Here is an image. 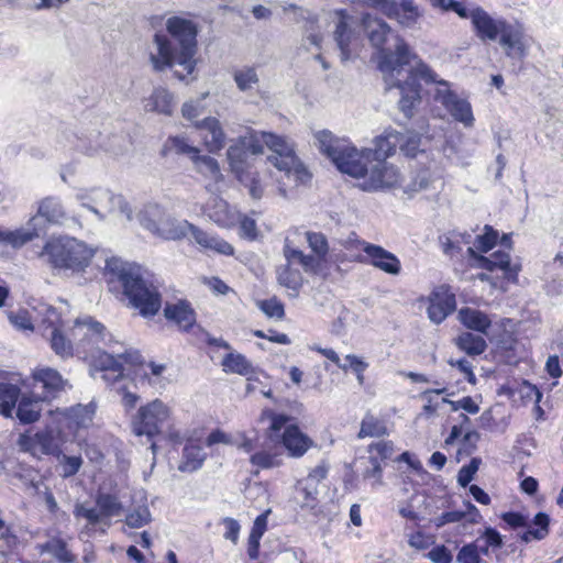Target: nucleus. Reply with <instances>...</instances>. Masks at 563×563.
<instances>
[{
	"label": "nucleus",
	"mask_w": 563,
	"mask_h": 563,
	"mask_svg": "<svg viewBox=\"0 0 563 563\" xmlns=\"http://www.w3.org/2000/svg\"><path fill=\"white\" fill-rule=\"evenodd\" d=\"M362 27L371 44L382 49L379 69L384 74L386 89L399 90V109L410 117L415 102L420 98L419 79L435 80L434 71L421 60L411 64L416 55L384 20L366 13L362 18Z\"/></svg>",
	"instance_id": "1"
},
{
	"label": "nucleus",
	"mask_w": 563,
	"mask_h": 563,
	"mask_svg": "<svg viewBox=\"0 0 563 563\" xmlns=\"http://www.w3.org/2000/svg\"><path fill=\"white\" fill-rule=\"evenodd\" d=\"M165 25L168 35L156 32L147 46L150 65L156 73L169 69L175 78L189 84L198 77V25L183 16H170Z\"/></svg>",
	"instance_id": "2"
},
{
	"label": "nucleus",
	"mask_w": 563,
	"mask_h": 563,
	"mask_svg": "<svg viewBox=\"0 0 563 563\" xmlns=\"http://www.w3.org/2000/svg\"><path fill=\"white\" fill-rule=\"evenodd\" d=\"M93 256L91 246L68 235L51 236L38 253L40 260L53 271L65 274L85 272Z\"/></svg>",
	"instance_id": "3"
},
{
	"label": "nucleus",
	"mask_w": 563,
	"mask_h": 563,
	"mask_svg": "<svg viewBox=\"0 0 563 563\" xmlns=\"http://www.w3.org/2000/svg\"><path fill=\"white\" fill-rule=\"evenodd\" d=\"M314 137L320 152L329 157L340 172L363 179L373 159L371 148L357 151L347 140L339 139L327 130L317 132Z\"/></svg>",
	"instance_id": "4"
},
{
	"label": "nucleus",
	"mask_w": 563,
	"mask_h": 563,
	"mask_svg": "<svg viewBox=\"0 0 563 563\" xmlns=\"http://www.w3.org/2000/svg\"><path fill=\"white\" fill-rule=\"evenodd\" d=\"M262 153L260 131L252 129H247L245 134L240 135L227 152L232 173L243 186L249 188L250 196L256 200L263 197L264 190L257 173L253 170L252 156Z\"/></svg>",
	"instance_id": "5"
},
{
	"label": "nucleus",
	"mask_w": 563,
	"mask_h": 563,
	"mask_svg": "<svg viewBox=\"0 0 563 563\" xmlns=\"http://www.w3.org/2000/svg\"><path fill=\"white\" fill-rule=\"evenodd\" d=\"M261 144H265L272 154L268 161L280 172L285 180H279V192L286 196L287 189L297 187L310 179V174L295 153L294 143L288 139L273 133L260 131Z\"/></svg>",
	"instance_id": "6"
},
{
	"label": "nucleus",
	"mask_w": 563,
	"mask_h": 563,
	"mask_svg": "<svg viewBox=\"0 0 563 563\" xmlns=\"http://www.w3.org/2000/svg\"><path fill=\"white\" fill-rule=\"evenodd\" d=\"M123 294L143 317L155 316L162 307L157 288L144 278L140 266L124 265L119 273Z\"/></svg>",
	"instance_id": "7"
},
{
	"label": "nucleus",
	"mask_w": 563,
	"mask_h": 563,
	"mask_svg": "<svg viewBox=\"0 0 563 563\" xmlns=\"http://www.w3.org/2000/svg\"><path fill=\"white\" fill-rule=\"evenodd\" d=\"M142 227L164 240H181L191 234L194 224L178 220L158 205H148L140 216Z\"/></svg>",
	"instance_id": "8"
},
{
	"label": "nucleus",
	"mask_w": 563,
	"mask_h": 563,
	"mask_svg": "<svg viewBox=\"0 0 563 563\" xmlns=\"http://www.w3.org/2000/svg\"><path fill=\"white\" fill-rule=\"evenodd\" d=\"M172 418V409L161 399L141 406L132 417L131 426L135 435L152 439L163 431Z\"/></svg>",
	"instance_id": "9"
},
{
	"label": "nucleus",
	"mask_w": 563,
	"mask_h": 563,
	"mask_svg": "<svg viewBox=\"0 0 563 563\" xmlns=\"http://www.w3.org/2000/svg\"><path fill=\"white\" fill-rule=\"evenodd\" d=\"M400 180L401 175L397 167L386 161L373 158L358 187L364 191H378L394 188L400 185Z\"/></svg>",
	"instance_id": "10"
},
{
	"label": "nucleus",
	"mask_w": 563,
	"mask_h": 563,
	"mask_svg": "<svg viewBox=\"0 0 563 563\" xmlns=\"http://www.w3.org/2000/svg\"><path fill=\"white\" fill-rule=\"evenodd\" d=\"M434 76L435 80H429L428 82H437L439 85L434 96L435 100L440 102L456 121L463 123L465 126H472L474 117L470 102L450 90L448 81L438 80L435 73Z\"/></svg>",
	"instance_id": "11"
},
{
	"label": "nucleus",
	"mask_w": 563,
	"mask_h": 563,
	"mask_svg": "<svg viewBox=\"0 0 563 563\" xmlns=\"http://www.w3.org/2000/svg\"><path fill=\"white\" fill-rule=\"evenodd\" d=\"M467 252L477 262L479 268L488 272L501 271L504 276L514 283L518 280V274L521 271V266L517 263H511L509 253L497 251L490 256L478 255L472 247H468Z\"/></svg>",
	"instance_id": "12"
},
{
	"label": "nucleus",
	"mask_w": 563,
	"mask_h": 563,
	"mask_svg": "<svg viewBox=\"0 0 563 563\" xmlns=\"http://www.w3.org/2000/svg\"><path fill=\"white\" fill-rule=\"evenodd\" d=\"M18 446L21 451L37 457L43 454H55L58 450L56 440L51 431L21 434L18 440Z\"/></svg>",
	"instance_id": "13"
},
{
	"label": "nucleus",
	"mask_w": 563,
	"mask_h": 563,
	"mask_svg": "<svg viewBox=\"0 0 563 563\" xmlns=\"http://www.w3.org/2000/svg\"><path fill=\"white\" fill-rule=\"evenodd\" d=\"M363 252L368 257V264L375 268L393 276L400 274L401 263L391 252L371 243H364Z\"/></svg>",
	"instance_id": "14"
},
{
	"label": "nucleus",
	"mask_w": 563,
	"mask_h": 563,
	"mask_svg": "<svg viewBox=\"0 0 563 563\" xmlns=\"http://www.w3.org/2000/svg\"><path fill=\"white\" fill-rule=\"evenodd\" d=\"M499 43L507 56L521 59L526 55L527 44L525 33L519 24L505 23L500 33Z\"/></svg>",
	"instance_id": "15"
},
{
	"label": "nucleus",
	"mask_w": 563,
	"mask_h": 563,
	"mask_svg": "<svg viewBox=\"0 0 563 563\" xmlns=\"http://www.w3.org/2000/svg\"><path fill=\"white\" fill-rule=\"evenodd\" d=\"M207 217L221 228L234 227L240 220V212L220 197H212L206 206Z\"/></svg>",
	"instance_id": "16"
},
{
	"label": "nucleus",
	"mask_w": 563,
	"mask_h": 563,
	"mask_svg": "<svg viewBox=\"0 0 563 563\" xmlns=\"http://www.w3.org/2000/svg\"><path fill=\"white\" fill-rule=\"evenodd\" d=\"M34 388L43 389V395H40L44 400L56 397L66 385V380L54 368L41 367L33 372Z\"/></svg>",
	"instance_id": "17"
},
{
	"label": "nucleus",
	"mask_w": 563,
	"mask_h": 563,
	"mask_svg": "<svg viewBox=\"0 0 563 563\" xmlns=\"http://www.w3.org/2000/svg\"><path fill=\"white\" fill-rule=\"evenodd\" d=\"M196 129L200 132L205 146L210 153H217L225 146V134L217 118L208 117L196 122Z\"/></svg>",
	"instance_id": "18"
},
{
	"label": "nucleus",
	"mask_w": 563,
	"mask_h": 563,
	"mask_svg": "<svg viewBox=\"0 0 563 563\" xmlns=\"http://www.w3.org/2000/svg\"><path fill=\"white\" fill-rule=\"evenodd\" d=\"M340 20L334 31V40L341 52L343 62L351 58L353 49L358 44V34L347 24V14L344 10L338 11Z\"/></svg>",
	"instance_id": "19"
},
{
	"label": "nucleus",
	"mask_w": 563,
	"mask_h": 563,
	"mask_svg": "<svg viewBox=\"0 0 563 563\" xmlns=\"http://www.w3.org/2000/svg\"><path fill=\"white\" fill-rule=\"evenodd\" d=\"M471 21L482 41H495L506 23L504 20L493 19L482 8H475L471 11Z\"/></svg>",
	"instance_id": "20"
},
{
	"label": "nucleus",
	"mask_w": 563,
	"mask_h": 563,
	"mask_svg": "<svg viewBox=\"0 0 563 563\" xmlns=\"http://www.w3.org/2000/svg\"><path fill=\"white\" fill-rule=\"evenodd\" d=\"M455 297L446 292H432L427 309L431 322L440 324L455 310Z\"/></svg>",
	"instance_id": "21"
},
{
	"label": "nucleus",
	"mask_w": 563,
	"mask_h": 563,
	"mask_svg": "<svg viewBox=\"0 0 563 563\" xmlns=\"http://www.w3.org/2000/svg\"><path fill=\"white\" fill-rule=\"evenodd\" d=\"M36 228L38 232L41 229L37 227V218H43L47 223L55 225H63L69 220V217L57 197H46L38 202L37 213L34 216Z\"/></svg>",
	"instance_id": "22"
},
{
	"label": "nucleus",
	"mask_w": 563,
	"mask_h": 563,
	"mask_svg": "<svg viewBox=\"0 0 563 563\" xmlns=\"http://www.w3.org/2000/svg\"><path fill=\"white\" fill-rule=\"evenodd\" d=\"M106 328L90 316L77 318L73 328V336L88 343H99L104 339Z\"/></svg>",
	"instance_id": "23"
},
{
	"label": "nucleus",
	"mask_w": 563,
	"mask_h": 563,
	"mask_svg": "<svg viewBox=\"0 0 563 563\" xmlns=\"http://www.w3.org/2000/svg\"><path fill=\"white\" fill-rule=\"evenodd\" d=\"M164 316L168 321L175 322L180 329L188 330L196 322L195 311L187 301L179 300L175 303H166Z\"/></svg>",
	"instance_id": "24"
},
{
	"label": "nucleus",
	"mask_w": 563,
	"mask_h": 563,
	"mask_svg": "<svg viewBox=\"0 0 563 563\" xmlns=\"http://www.w3.org/2000/svg\"><path fill=\"white\" fill-rule=\"evenodd\" d=\"M191 236L195 242L205 250H209L221 255H233L234 253V247L225 240L216 234L208 233L196 225L192 228Z\"/></svg>",
	"instance_id": "25"
},
{
	"label": "nucleus",
	"mask_w": 563,
	"mask_h": 563,
	"mask_svg": "<svg viewBox=\"0 0 563 563\" xmlns=\"http://www.w3.org/2000/svg\"><path fill=\"white\" fill-rule=\"evenodd\" d=\"M402 139L401 132L393 129L385 130L383 134L375 139V148L372 150L373 158L386 161L387 157L395 154Z\"/></svg>",
	"instance_id": "26"
},
{
	"label": "nucleus",
	"mask_w": 563,
	"mask_h": 563,
	"mask_svg": "<svg viewBox=\"0 0 563 563\" xmlns=\"http://www.w3.org/2000/svg\"><path fill=\"white\" fill-rule=\"evenodd\" d=\"M140 360L137 353H118L117 355L110 353H101L98 358L99 371H110L114 376H123L124 363L135 364Z\"/></svg>",
	"instance_id": "27"
},
{
	"label": "nucleus",
	"mask_w": 563,
	"mask_h": 563,
	"mask_svg": "<svg viewBox=\"0 0 563 563\" xmlns=\"http://www.w3.org/2000/svg\"><path fill=\"white\" fill-rule=\"evenodd\" d=\"M283 443L289 455L300 457L312 445V440L303 434L297 426H288L283 434Z\"/></svg>",
	"instance_id": "28"
},
{
	"label": "nucleus",
	"mask_w": 563,
	"mask_h": 563,
	"mask_svg": "<svg viewBox=\"0 0 563 563\" xmlns=\"http://www.w3.org/2000/svg\"><path fill=\"white\" fill-rule=\"evenodd\" d=\"M43 401L45 400L40 395H21L16 406L18 419L22 423L35 422L40 418Z\"/></svg>",
	"instance_id": "29"
},
{
	"label": "nucleus",
	"mask_w": 563,
	"mask_h": 563,
	"mask_svg": "<svg viewBox=\"0 0 563 563\" xmlns=\"http://www.w3.org/2000/svg\"><path fill=\"white\" fill-rule=\"evenodd\" d=\"M102 198L103 202L97 214L99 220H104L107 216L110 214L121 216L126 220L131 219L132 211L123 196L113 194L112 191L108 190V192L103 194Z\"/></svg>",
	"instance_id": "30"
},
{
	"label": "nucleus",
	"mask_w": 563,
	"mask_h": 563,
	"mask_svg": "<svg viewBox=\"0 0 563 563\" xmlns=\"http://www.w3.org/2000/svg\"><path fill=\"white\" fill-rule=\"evenodd\" d=\"M457 318L465 328L482 334H487L492 325V319L487 313L471 307L461 308Z\"/></svg>",
	"instance_id": "31"
},
{
	"label": "nucleus",
	"mask_w": 563,
	"mask_h": 563,
	"mask_svg": "<svg viewBox=\"0 0 563 563\" xmlns=\"http://www.w3.org/2000/svg\"><path fill=\"white\" fill-rule=\"evenodd\" d=\"M74 517L77 521L81 519L86 520V523L81 527L79 536L90 537L96 531L99 525H104V520L101 515L98 514V508L90 507L86 503H77L74 507Z\"/></svg>",
	"instance_id": "32"
},
{
	"label": "nucleus",
	"mask_w": 563,
	"mask_h": 563,
	"mask_svg": "<svg viewBox=\"0 0 563 563\" xmlns=\"http://www.w3.org/2000/svg\"><path fill=\"white\" fill-rule=\"evenodd\" d=\"M390 11L387 16L396 19L405 27L415 26L420 16L418 7L412 0H394Z\"/></svg>",
	"instance_id": "33"
},
{
	"label": "nucleus",
	"mask_w": 563,
	"mask_h": 563,
	"mask_svg": "<svg viewBox=\"0 0 563 563\" xmlns=\"http://www.w3.org/2000/svg\"><path fill=\"white\" fill-rule=\"evenodd\" d=\"M35 217L27 221V228H21L14 231H0V242L10 244L13 247H21L38 236V229L35 224Z\"/></svg>",
	"instance_id": "34"
},
{
	"label": "nucleus",
	"mask_w": 563,
	"mask_h": 563,
	"mask_svg": "<svg viewBox=\"0 0 563 563\" xmlns=\"http://www.w3.org/2000/svg\"><path fill=\"white\" fill-rule=\"evenodd\" d=\"M173 95L163 87H157L152 95L145 99L144 109L150 112H158L170 115L173 112Z\"/></svg>",
	"instance_id": "35"
},
{
	"label": "nucleus",
	"mask_w": 563,
	"mask_h": 563,
	"mask_svg": "<svg viewBox=\"0 0 563 563\" xmlns=\"http://www.w3.org/2000/svg\"><path fill=\"white\" fill-rule=\"evenodd\" d=\"M96 506L106 526L110 525L112 517H118L123 511V505L118 496L109 493H98L96 496Z\"/></svg>",
	"instance_id": "36"
},
{
	"label": "nucleus",
	"mask_w": 563,
	"mask_h": 563,
	"mask_svg": "<svg viewBox=\"0 0 563 563\" xmlns=\"http://www.w3.org/2000/svg\"><path fill=\"white\" fill-rule=\"evenodd\" d=\"M278 283L287 288L290 292L289 296L297 297L303 284V278L299 269L292 267L291 262L280 266L277 271Z\"/></svg>",
	"instance_id": "37"
},
{
	"label": "nucleus",
	"mask_w": 563,
	"mask_h": 563,
	"mask_svg": "<svg viewBox=\"0 0 563 563\" xmlns=\"http://www.w3.org/2000/svg\"><path fill=\"white\" fill-rule=\"evenodd\" d=\"M21 397V389L11 383H0V416L13 418V410Z\"/></svg>",
	"instance_id": "38"
},
{
	"label": "nucleus",
	"mask_w": 563,
	"mask_h": 563,
	"mask_svg": "<svg viewBox=\"0 0 563 563\" xmlns=\"http://www.w3.org/2000/svg\"><path fill=\"white\" fill-rule=\"evenodd\" d=\"M96 406L90 402L87 405L78 404L66 410V417L69 423L76 428H88L93 420Z\"/></svg>",
	"instance_id": "39"
},
{
	"label": "nucleus",
	"mask_w": 563,
	"mask_h": 563,
	"mask_svg": "<svg viewBox=\"0 0 563 563\" xmlns=\"http://www.w3.org/2000/svg\"><path fill=\"white\" fill-rule=\"evenodd\" d=\"M318 486L316 484L299 481L295 487L294 500L301 508L313 509L318 504Z\"/></svg>",
	"instance_id": "40"
},
{
	"label": "nucleus",
	"mask_w": 563,
	"mask_h": 563,
	"mask_svg": "<svg viewBox=\"0 0 563 563\" xmlns=\"http://www.w3.org/2000/svg\"><path fill=\"white\" fill-rule=\"evenodd\" d=\"M206 456L205 451L199 445L186 444L183 450V462L178 468L181 472H195L202 466Z\"/></svg>",
	"instance_id": "41"
},
{
	"label": "nucleus",
	"mask_w": 563,
	"mask_h": 563,
	"mask_svg": "<svg viewBox=\"0 0 563 563\" xmlns=\"http://www.w3.org/2000/svg\"><path fill=\"white\" fill-rule=\"evenodd\" d=\"M455 344L460 350L471 356L482 354L487 347L485 339L481 335L473 334L472 332H462L455 339Z\"/></svg>",
	"instance_id": "42"
},
{
	"label": "nucleus",
	"mask_w": 563,
	"mask_h": 563,
	"mask_svg": "<svg viewBox=\"0 0 563 563\" xmlns=\"http://www.w3.org/2000/svg\"><path fill=\"white\" fill-rule=\"evenodd\" d=\"M38 314L41 316L40 329L42 330V335L44 338L52 334L54 329H58L59 331L63 328V320L60 318V313L53 307L47 305H41Z\"/></svg>",
	"instance_id": "43"
},
{
	"label": "nucleus",
	"mask_w": 563,
	"mask_h": 563,
	"mask_svg": "<svg viewBox=\"0 0 563 563\" xmlns=\"http://www.w3.org/2000/svg\"><path fill=\"white\" fill-rule=\"evenodd\" d=\"M222 367L225 373H233L249 376L253 373L252 363L240 353H229L222 360Z\"/></svg>",
	"instance_id": "44"
},
{
	"label": "nucleus",
	"mask_w": 563,
	"mask_h": 563,
	"mask_svg": "<svg viewBox=\"0 0 563 563\" xmlns=\"http://www.w3.org/2000/svg\"><path fill=\"white\" fill-rule=\"evenodd\" d=\"M432 183L430 167H423L412 172L410 180L402 185L404 192L412 196L422 190H427Z\"/></svg>",
	"instance_id": "45"
},
{
	"label": "nucleus",
	"mask_w": 563,
	"mask_h": 563,
	"mask_svg": "<svg viewBox=\"0 0 563 563\" xmlns=\"http://www.w3.org/2000/svg\"><path fill=\"white\" fill-rule=\"evenodd\" d=\"M104 192H108V189L93 188L89 190H79L76 194V199L84 208L97 216L102 206L103 198L101 197H103Z\"/></svg>",
	"instance_id": "46"
},
{
	"label": "nucleus",
	"mask_w": 563,
	"mask_h": 563,
	"mask_svg": "<svg viewBox=\"0 0 563 563\" xmlns=\"http://www.w3.org/2000/svg\"><path fill=\"white\" fill-rule=\"evenodd\" d=\"M402 137L399 148L407 157L416 158L420 156L422 158H427L426 152L419 150L421 137L418 133L407 131L406 133H402Z\"/></svg>",
	"instance_id": "47"
},
{
	"label": "nucleus",
	"mask_w": 563,
	"mask_h": 563,
	"mask_svg": "<svg viewBox=\"0 0 563 563\" xmlns=\"http://www.w3.org/2000/svg\"><path fill=\"white\" fill-rule=\"evenodd\" d=\"M46 339L49 341L51 349L56 355L62 358L73 355V343L62 333V330L54 329Z\"/></svg>",
	"instance_id": "48"
},
{
	"label": "nucleus",
	"mask_w": 563,
	"mask_h": 563,
	"mask_svg": "<svg viewBox=\"0 0 563 563\" xmlns=\"http://www.w3.org/2000/svg\"><path fill=\"white\" fill-rule=\"evenodd\" d=\"M387 434V428L384 423V421L379 420L378 418L366 415L361 423V429L358 432V438H366V437H382Z\"/></svg>",
	"instance_id": "49"
},
{
	"label": "nucleus",
	"mask_w": 563,
	"mask_h": 563,
	"mask_svg": "<svg viewBox=\"0 0 563 563\" xmlns=\"http://www.w3.org/2000/svg\"><path fill=\"white\" fill-rule=\"evenodd\" d=\"M44 551L51 553L60 563H74L75 558L67 548L66 541L54 538L45 543Z\"/></svg>",
	"instance_id": "50"
},
{
	"label": "nucleus",
	"mask_w": 563,
	"mask_h": 563,
	"mask_svg": "<svg viewBox=\"0 0 563 563\" xmlns=\"http://www.w3.org/2000/svg\"><path fill=\"white\" fill-rule=\"evenodd\" d=\"M192 159L199 173L209 175L216 180L222 177L219 164L213 157L197 153L192 156Z\"/></svg>",
	"instance_id": "51"
},
{
	"label": "nucleus",
	"mask_w": 563,
	"mask_h": 563,
	"mask_svg": "<svg viewBox=\"0 0 563 563\" xmlns=\"http://www.w3.org/2000/svg\"><path fill=\"white\" fill-rule=\"evenodd\" d=\"M208 93H203L201 97L186 101L181 107V113L185 119L188 121L196 122L199 121L198 118L205 112L203 100L206 99Z\"/></svg>",
	"instance_id": "52"
},
{
	"label": "nucleus",
	"mask_w": 563,
	"mask_h": 563,
	"mask_svg": "<svg viewBox=\"0 0 563 563\" xmlns=\"http://www.w3.org/2000/svg\"><path fill=\"white\" fill-rule=\"evenodd\" d=\"M234 81L240 90L247 91L258 82V77L254 68L245 67L234 73Z\"/></svg>",
	"instance_id": "53"
},
{
	"label": "nucleus",
	"mask_w": 563,
	"mask_h": 563,
	"mask_svg": "<svg viewBox=\"0 0 563 563\" xmlns=\"http://www.w3.org/2000/svg\"><path fill=\"white\" fill-rule=\"evenodd\" d=\"M152 519L151 511L147 506H139L125 516V523L131 528H142Z\"/></svg>",
	"instance_id": "54"
},
{
	"label": "nucleus",
	"mask_w": 563,
	"mask_h": 563,
	"mask_svg": "<svg viewBox=\"0 0 563 563\" xmlns=\"http://www.w3.org/2000/svg\"><path fill=\"white\" fill-rule=\"evenodd\" d=\"M57 459L62 468L60 475L65 478L77 474L82 465V459L77 455L58 453Z\"/></svg>",
	"instance_id": "55"
},
{
	"label": "nucleus",
	"mask_w": 563,
	"mask_h": 563,
	"mask_svg": "<svg viewBox=\"0 0 563 563\" xmlns=\"http://www.w3.org/2000/svg\"><path fill=\"white\" fill-rule=\"evenodd\" d=\"M257 306L268 318L280 320L285 316L284 306L276 298L258 301Z\"/></svg>",
	"instance_id": "56"
},
{
	"label": "nucleus",
	"mask_w": 563,
	"mask_h": 563,
	"mask_svg": "<svg viewBox=\"0 0 563 563\" xmlns=\"http://www.w3.org/2000/svg\"><path fill=\"white\" fill-rule=\"evenodd\" d=\"M165 148L177 154H192L199 153L198 148L188 144L184 136L169 137L165 144Z\"/></svg>",
	"instance_id": "57"
},
{
	"label": "nucleus",
	"mask_w": 563,
	"mask_h": 563,
	"mask_svg": "<svg viewBox=\"0 0 563 563\" xmlns=\"http://www.w3.org/2000/svg\"><path fill=\"white\" fill-rule=\"evenodd\" d=\"M8 319L10 323L18 330H34L32 319L26 310H19L16 312L11 311L8 313Z\"/></svg>",
	"instance_id": "58"
},
{
	"label": "nucleus",
	"mask_w": 563,
	"mask_h": 563,
	"mask_svg": "<svg viewBox=\"0 0 563 563\" xmlns=\"http://www.w3.org/2000/svg\"><path fill=\"white\" fill-rule=\"evenodd\" d=\"M456 562L457 563H479L481 556H479L478 544L476 542H473V543L463 545L456 555Z\"/></svg>",
	"instance_id": "59"
},
{
	"label": "nucleus",
	"mask_w": 563,
	"mask_h": 563,
	"mask_svg": "<svg viewBox=\"0 0 563 563\" xmlns=\"http://www.w3.org/2000/svg\"><path fill=\"white\" fill-rule=\"evenodd\" d=\"M497 238L498 232L495 231L492 227L486 225L485 233L477 235L475 245L481 252L486 253L495 246Z\"/></svg>",
	"instance_id": "60"
},
{
	"label": "nucleus",
	"mask_w": 563,
	"mask_h": 563,
	"mask_svg": "<svg viewBox=\"0 0 563 563\" xmlns=\"http://www.w3.org/2000/svg\"><path fill=\"white\" fill-rule=\"evenodd\" d=\"M479 466L478 459H472L467 465H464L457 474V483L462 487H466L474 478L475 473Z\"/></svg>",
	"instance_id": "61"
},
{
	"label": "nucleus",
	"mask_w": 563,
	"mask_h": 563,
	"mask_svg": "<svg viewBox=\"0 0 563 563\" xmlns=\"http://www.w3.org/2000/svg\"><path fill=\"white\" fill-rule=\"evenodd\" d=\"M533 525L534 540H543L549 534L550 517L544 512H538L533 518Z\"/></svg>",
	"instance_id": "62"
},
{
	"label": "nucleus",
	"mask_w": 563,
	"mask_h": 563,
	"mask_svg": "<svg viewBox=\"0 0 563 563\" xmlns=\"http://www.w3.org/2000/svg\"><path fill=\"white\" fill-rule=\"evenodd\" d=\"M285 256L287 262H298L306 271L311 268L314 263V257L305 255L302 252L297 250L285 249Z\"/></svg>",
	"instance_id": "63"
},
{
	"label": "nucleus",
	"mask_w": 563,
	"mask_h": 563,
	"mask_svg": "<svg viewBox=\"0 0 563 563\" xmlns=\"http://www.w3.org/2000/svg\"><path fill=\"white\" fill-rule=\"evenodd\" d=\"M240 235L247 240H255L257 236V225L254 219L240 213Z\"/></svg>",
	"instance_id": "64"
}]
</instances>
